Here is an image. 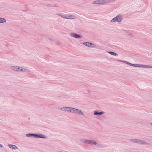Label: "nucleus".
Instances as JSON below:
<instances>
[{"label": "nucleus", "mask_w": 152, "mask_h": 152, "mask_svg": "<svg viewBox=\"0 0 152 152\" xmlns=\"http://www.w3.org/2000/svg\"><path fill=\"white\" fill-rule=\"evenodd\" d=\"M26 136L28 137H32L35 138H41L43 139H46L47 137L45 135L41 134H34V133H28L26 135Z\"/></svg>", "instance_id": "1"}, {"label": "nucleus", "mask_w": 152, "mask_h": 152, "mask_svg": "<svg viewBox=\"0 0 152 152\" xmlns=\"http://www.w3.org/2000/svg\"><path fill=\"white\" fill-rule=\"evenodd\" d=\"M56 15L60 16L63 18L67 19H75L76 18L75 16L72 15L68 16L67 15L63 13H57Z\"/></svg>", "instance_id": "2"}, {"label": "nucleus", "mask_w": 152, "mask_h": 152, "mask_svg": "<svg viewBox=\"0 0 152 152\" xmlns=\"http://www.w3.org/2000/svg\"><path fill=\"white\" fill-rule=\"evenodd\" d=\"M130 140L134 143H135L138 144H140L142 145H149V143L145 142V141L141 140L140 139H131Z\"/></svg>", "instance_id": "3"}, {"label": "nucleus", "mask_w": 152, "mask_h": 152, "mask_svg": "<svg viewBox=\"0 0 152 152\" xmlns=\"http://www.w3.org/2000/svg\"><path fill=\"white\" fill-rule=\"evenodd\" d=\"M113 1L112 0H99L93 2V4H107L111 3Z\"/></svg>", "instance_id": "4"}, {"label": "nucleus", "mask_w": 152, "mask_h": 152, "mask_svg": "<svg viewBox=\"0 0 152 152\" xmlns=\"http://www.w3.org/2000/svg\"><path fill=\"white\" fill-rule=\"evenodd\" d=\"M122 21V17L121 15H119L113 18L111 20V22H121Z\"/></svg>", "instance_id": "5"}, {"label": "nucleus", "mask_w": 152, "mask_h": 152, "mask_svg": "<svg viewBox=\"0 0 152 152\" xmlns=\"http://www.w3.org/2000/svg\"><path fill=\"white\" fill-rule=\"evenodd\" d=\"M72 113H73L77 114L80 115H83L84 116L85 115L81 110L75 108H73Z\"/></svg>", "instance_id": "6"}, {"label": "nucleus", "mask_w": 152, "mask_h": 152, "mask_svg": "<svg viewBox=\"0 0 152 152\" xmlns=\"http://www.w3.org/2000/svg\"><path fill=\"white\" fill-rule=\"evenodd\" d=\"M70 35L74 38H82V37L80 35L77 34L76 33H72L70 34Z\"/></svg>", "instance_id": "7"}, {"label": "nucleus", "mask_w": 152, "mask_h": 152, "mask_svg": "<svg viewBox=\"0 0 152 152\" xmlns=\"http://www.w3.org/2000/svg\"><path fill=\"white\" fill-rule=\"evenodd\" d=\"M8 146L12 150H15L16 149H18V147L16 145L12 144H8Z\"/></svg>", "instance_id": "8"}, {"label": "nucleus", "mask_w": 152, "mask_h": 152, "mask_svg": "<svg viewBox=\"0 0 152 152\" xmlns=\"http://www.w3.org/2000/svg\"><path fill=\"white\" fill-rule=\"evenodd\" d=\"M80 141L83 142L87 144H90V140H87L85 139H80Z\"/></svg>", "instance_id": "9"}, {"label": "nucleus", "mask_w": 152, "mask_h": 152, "mask_svg": "<svg viewBox=\"0 0 152 152\" xmlns=\"http://www.w3.org/2000/svg\"><path fill=\"white\" fill-rule=\"evenodd\" d=\"M74 108L66 107H65V111L68 112H71L72 113L73 110Z\"/></svg>", "instance_id": "10"}, {"label": "nucleus", "mask_w": 152, "mask_h": 152, "mask_svg": "<svg viewBox=\"0 0 152 152\" xmlns=\"http://www.w3.org/2000/svg\"><path fill=\"white\" fill-rule=\"evenodd\" d=\"M20 71H23L24 72H30V70L27 69L23 68L22 67H20Z\"/></svg>", "instance_id": "11"}, {"label": "nucleus", "mask_w": 152, "mask_h": 152, "mask_svg": "<svg viewBox=\"0 0 152 152\" xmlns=\"http://www.w3.org/2000/svg\"><path fill=\"white\" fill-rule=\"evenodd\" d=\"M10 69L14 71H18V69H19V67L17 66H12L10 67Z\"/></svg>", "instance_id": "12"}, {"label": "nucleus", "mask_w": 152, "mask_h": 152, "mask_svg": "<svg viewBox=\"0 0 152 152\" xmlns=\"http://www.w3.org/2000/svg\"><path fill=\"white\" fill-rule=\"evenodd\" d=\"M6 21V19L3 18H0V23H5Z\"/></svg>", "instance_id": "13"}, {"label": "nucleus", "mask_w": 152, "mask_h": 152, "mask_svg": "<svg viewBox=\"0 0 152 152\" xmlns=\"http://www.w3.org/2000/svg\"><path fill=\"white\" fill-rule=\"evenodd\" d=\"M108 53H109V54H111V55H113V56H118V54L115 53V52H111V51H109L108 52Z\"/></svg>", "instance_id": "14"}, {"label": "nucleus", "mask_w": 152, "mask_h": 152, "mask_svg": "<svg viewBox=\"0 0 152 152\" xmlns=\"http://www.w3.org/2000/svg\"><path fill=\"white\" fill-rule=\"evenodd\" d=\"M58 5L55 4H49V7H58Z\"/></svg>", "instance_id": "15"}, {"label": "nucleus", "mask_w": 152, "mask_h": 152, "mask_svg": "<svg viewBox=\"0 0 152 152\" xmlns=\"http://www.w3.org/2000/svg\"><path fill=\"white\" fill-rule=\"evenodd\" d=\"M132 66L135 67H141V64H133Z\"/></svg>", "instance_id": "16"}, {"label": "nucleus", "mask_w": 152, "mask_h": 152, "mask_svg": "<svg viewBox=\"0 0 152 152\" xmlns=\"http://www.w3.org/2000/svg\"><path fill=\"white\" fill-rule=\"evenodd\" d=\"M83 44L88 47H90V45L91 44V43L88 42H85L83 43Z\"/></svg>", "instance_id": "17"}, {"label": "nucleus", "mask_w": 152, "mask_h": 152, "mask_svg": "<svg viewBox=\"0 0 152 152\" xmlns=\"http://www.w3.org/2000/svg\"><path fill=\"white\" fill-rule=\"evenodd\" d=\"M90 140V144H92L94 145H96L97 144V142L94 140Z\"/></svg>", "instance_id": "18"}, {"label": "nucleus", "mask_w": 152, "mask_h": 152, "mask_svg": "<svg viewBox=\"0 0 152 152\" xmlns=\"http://www.w3.org/2000/svg\"><path fill=\"white\" fill-rule=\"evenodd\" d=\"M141 67L147 68H150V66L146 65L141 64Z\"/></svg>", "instance_id": "19"}, {"label": "nucleus", "mask_w": 152, "mask_h": 152, "mask_svg": "<svg viewBox=\"0 0 152 152\" xmlns=\"http://www.w3.org/2000/svg\"><path fill=\"white\" fill-rule=\"evenodd\" d=\"M122 61V62H124L125 63H126L128 64L129 65H130V66H132V65L133 64H132V63H129V62H128L126 61Z\"/></svg>", "instance_id": "20"}, {"label": "nucleus", "mask_w": 152, "mask_h": 152, "mask_svg": "<svg viewBox=\"0 0 152 152\" xmlns=\"http://www.w3.org/2000/svg\"><path fill=\"white\" fill-rule=\"evenodd\" d=\"M96 45L95 44L92 43H91L90 47H92V48H95L96 47Z\"/></svg>", "instance_id": "21"}, {"label": "nucleus", "mask_w": 152, "mask_h": 152, "mask_svg": "<svg viewBox=\"0 0 152 152\" xmlns=\"http://www.w3.org/2000/svg\"><path fill=\"white\" fill-rule=\"evenodd\" d=\"M99 114V112H98L97 111H95L94 112V115H98Z\"/></svg>", "instance_id": "22"}, {"label": "nucleus", "mask_w": 152, "mask_h": 152, "mask_svg": "<svg viewBox=\"0 0 152 152\" xmlns=\"http://www.w3.org/2000/svg\"><path fill=\"white\" fill-rule=\"evenodd\" d=\"M104 113V112L103 111H101L100 112H99L98 115H101Z\"/></svg>", "instance_id": "23"}, {"label": "nucleus", "mask_w": 152, "mask_h": 152, "mask_svg": "<svg viewBox=\"0 0 152 152\" xmlns=\"http://www.w3.org/2000/svg\"><path fill=\"white\" fill-rule=\"evenodd\" d=\"M60 109L62 111H65V107H62Z\"/></svg>", "instance_id": "24"}, {"label": "nucleus", "mask_w": 152, "mask_h": 152, "mask_svg": "<svg viewBox=\"0 0 152 152\" xmlns=\"http://www.w3.org/2000/svg\"><path fill=\"white\" fill-rule=\"evenodd\" d=\"M49 4L47 3H45L44 4V5L46 6H48L49 7Z\"/></svg>", "instance_id": "25"}, {"label": "nucleus", "mask_w": 152, "mask_h": 152, "mask_svg": "<svg viewBox=\"0 0 152 152\" xmlns=\"http://www.w3.org/2000/svg\"><path fill=\"white\" fill-rule=\"evenodd\" d=\"M3 147V145L1 144H0V147L2 148Z\"/></svg>", "instance_id": "26"}, {"label": "nucleus", "mask_w": 152, "mask_h": 152, "mask_svg": "<svg viewBox=\"0 0 152 152\" xmlns=\"http://www.w3.org/2000/svg\"><path fill=\"white\" fill-rule=\"evenodd\" d=\"M150 68H152V66H150Z\"/></svg>", "instance_id": "27"}, {"label": "nucleus", "mask_w": 152, "mask_h": 152, "mask_svg": "<svg viewBox=\"0 0 152 152\" xmlns=\"http://www.w3.org/2000/svg\"><path fill=\"white\" fill-rule=\"evenodd\" d=\"M151 126H152V123H151Z\"/></svg>", "instance_id": "28"}]
</instances>
